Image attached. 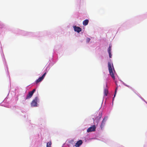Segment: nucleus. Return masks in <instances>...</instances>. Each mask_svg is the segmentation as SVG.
I'll list each match as a JSON object with an SVG mask.
<instances>
[{
  "label": "nucleus",
  "instance_id": "9d476101",
  "mask_svg": "<svg viewBox=\"0 0 147 147\" xmlns=\"http://www.w3.org/2000/svg\"><path fill=\"white\" fill-rule=\"evenodd\" d=\"M89 21L88 20H84L83 22V25L84 26H86L88 25V23Z\"/></svg>",
  "mask_w": 147,
  "mask_h": 147
},
{
  "label": "nucleus",
  "instance_id": "7ed1b4c3",
  "mask_svg": "<svg viewBox=\"0 0 147 147\" xmlns=\"http://www.w3.org/2000/svg\"><path fill=\"white\" fill-rule=\"evenodd\" d=\"M38 99V98L37 97H36L35 99L32 100V102L31 103V105L32 107H35L37 106V101Z\"/></svg>",
  "mask_w": 147,
  "mask_h": 147
},
{
  "label": "nucleus",
  "instance_id": "0eeeda50",
  "mask_svg": "<svg viewBox=\"0 0 147 147\" xmlns=\"http://www.w3.org/2000/svg\"><path fill=\"white\" fill-rule=\"evenodd\" d=\"M74 28L75 31L78 33H79L82 30V29L79 27H77L75 26L74 27Z\"/></svg>",
  "mask_w": 147,
  "mask_h": 147
},
{
  "label": "nucleus",
  "instance_id": "f257e3e1",
  "mask_svg": "<svg viewBox=\"0 0 147 147\" xmlns=\"http://www.w3.org/2000/svg\"><path fill=\"white\" fill-rule=\"evenodd\" d=\"M113 67V64H112L111 63L109 62L108 63V67L109 72V73L111 77L113 79H115V76L113 72L112 68V67Z\"/></svg>",
  "mask_w": 147,
  "mask_h": 147
},
{
  "label": "nucleus",
  "instance_id": "6e6552de",
  "mask_svg": "<svg viewBox=\"0 0 147 147\" xmlns=\"http://www.w3.org/2000/svg\"><path fill=\"white\" fill-rule=\"evenodd\" d=\"M82 143V141L81 140L78 141L76 144L75 146L76 147H79Z\"/></svg>",
  "mask_w": 147,
  "mask_h": 147
},
{
  "label": "nucleus",
  "instance_id": "a211bd4d",
  "mask_svg": "<svg viewBox=\"0 0 147 147\" xmlns=\"http://www.w3.org/2000/svg\"><path fill=\"white\" fill-rule=\"evenodd\" d=\"M124 85L127 86V87H129V88H130V86H128V85H127L126 84H124Z\"/></svg>",
  "mask_w": 147,
  "mask_h": 147
},
{
  "label": "nucleus",
  "instance_id": "4468645a",
  "mask_svg": "<svg viewBox=\"0 0 147 147\" xmlns=\"http://www.w3.org/2000/svg\"><path fill=\"white\" fill-rule=\"evenodd\" d=\"M90 40V39L89 38H87L86 39V40L87 42L88 43L89 42Z\"/></svg>",
  "mask_w": 147,
  "mask_h": 147
},
{
  "label": "nucleus",
  "instance_id": "ddd939ff",
  "mask_svg": "<svg viewBox=\"0 0 147 147\" xmlns=\"http://www.w3.org/2000/svg\"><path fill=\"white\" fill-rule=\"evenodd\" d=\"M111 45H110L109 46L108 49V53H111Z\"/></svg>",
  "mask_w": 147,
  "mask_h": 147
},
{
  "label": "nucleus",
  "instance_id": "1a4fd4ad",
  "mask_svg": "<svg viewBox=\"0 0 147 147\" xmlns=\"http://www.w3.org/2000/svg\"><path fill=\"white\" fill-rule=\"evenodd\" d=\"M102 116V112H99L98 115L95 118V120H96L98 122L99 121Z\"/></svg>",
  "mask_w": 147,
  "mask_h": 147
},
{
  "label": "nucleus",
  "instance_id": "dca6fc26",
  "mask_svg": "<svg viewBox=\"0 0 147 147\" xmlns=\"http://www.w3.org/2000/svg\"><path fill=\"white\" fill-rule=\"evenodd\" d=\"M74 142V140H71L69 141V143L71 144H72Z\"/></svg>",
  "mask_w": 147,
  "mask_h": 147
},
{
  "label": "nucleus",
  "instance_id": "2eb2a0df",
  "mask_svg": "<svg viewBox=\"0 0 147 147\" xmlns=\"http://www.w3.org/2000/svg\"><path fill=\"white\" fill-rule=\"evenodd\" d=\"M117 87L116 88L115 90V94H114V97H115V95L116 94L117 91Z\"/></svg>",
  "mask_w": 147,
  "mask_h": 147
},
{
  "label": "nucleus",
  "instance_id": "423d86ee",
  "mask_svg": "<svg viewBox=\"0 0 147 147\" xmlns=\"http://www.w3.org/2000/svg\"><path fill=\"white\" fill-rule=\"evenodd\" d=\"M107 117H105L102 121L100 127L101 129H102L105 126L106 121L107 120Z\"/></svg>",
  "mask_w": 147,
  "mask_h": 147
},
{
  "label": "nucleus",
  "instance_id": "9b49d317",
  "mask_svg": "<svg viewBox=\"0 0 147 147\" xmlns=\"http://www.w3.org/2000/svg\"><path fill=\"white\" fill-rule=\"evenodd\" d=\"M108 92V90L107 89L105 88V89H104V93L105 96H107V95Z\"/></svg>",
  "mask_w": 147,
  "mask_h": 147
},
{
  "label": "nucleus",
  "instance_id": "f3484780",
  "mask_svg": "<svg viewBox=\"0 0 147 147\" xmlns=\"http://www.w3.org/2000/svg\"><path fill=\"white\" fill-rule=\"evenodd\" d=\"M109 57L110 58H111L112 57V55L111 54V53H109Z\"/></svg>",
  "mask_w": 147,
  "mask_h": 147
},
{
  "label": "nucleus",
  "instance_id": "20e7f679",
  "mask_svg": "<svg viewBox=\"0 0 147 147\" xmlns=\"http://www.w3.org/2000/svg\"><path fill=\"white\" fill-rule=\"evenodd\" d=\"M46 74H47L46 72H45L42 75V76L41 77L39 78L37 80H36V83L37 84L38 82H41L45 78V76L46 75Z\"/></svg>",
  "mask_w": 147,
  "mask_h": 147
},
{
  "label": "nucleus",
  "instance_id": "f8f14e48",
  "mask_svg": "<svg viewBox=\"0 0 147 147\" xmlns=\"http://www.w3.org/2000/svg\"><path fill=\"white\" fill-rule=\"evenodd\" d=\"M51 142H48L47 144V147H51Z\"/></svg>",
  "mask_w": 147,
  "mask_h": 147
},
{
  "label": "nucleus",
  "instance_id": "39448f33",
  "mask_svg": "<svg viewBox=\"0 0 147 147\" xmlns=\"http://www.w3.org/2000/svg\"><path fill=\"white\" fill-rule=\"evenodd\" d=\"M96 127L95 125H93L92 126L88 128L87 130L88 132L94 131L95 130Z\"/></svg>",
  "mask_w": 147,
  "mask_h": 147
},
{
  "label": "nucleus",
  "instance_id": "f03ea898",
  "mask_svg": "<svg viewBox=\"0 0 147 147\" xmlns=\"http://www.w3.org/2000/svg\"><path fill=\"white\" fill-rule=\"evenodd\" d=\"M35 91L36 90L34 89L32 91L29 92L27 95L25 99H28L31 98Z\"/></svg>",
  "mask_w": 147,
  "mask_h": 147
}]
</instances>
